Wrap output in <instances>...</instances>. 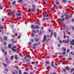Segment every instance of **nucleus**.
<instances>
[{
	"label": "nucleus",
	"mask_w": 74,
	"mask_h": 74,
	"mask_svg": "<svg viewBox=\"0 0 74 74\" xmlns=\"http://www.w3.org/2000/svg\"><path fill=\"white\" fill-rule=\"evenodd\" d=\"M66 48H64V52H65V51H66Z\"/></svg>",
	"instance_id": "nucleus-52"
},
{
	"label": "nucleus",
	"mask_w": 74,
	"mask_h": 74,
	"mask_svg": "<svg viewBox=\"0 0 74 74\" xmlns=\"http://www.w3.org/2000/svg\"><path fill=\"white\" fill-rule=\"evenodd\" d=\"M16 16H21V15H22V14H21L19 13H16Z\"/></svg>",
	"instance_id": "nucleus-6"
},
{
	"label": "nucleus",
	"mask_w": 74,
	"mask_h": 74,
	"mask_svg": "<svg viewBox=\"0 0 74 74\" xmlns=\"http://www.w3.org/2000/svg\"><path fill=\"white\" fill-rule=\"evenodd\" d=\"M46 64H49V62L48 61H47L46 62Z\"/></svg>",
	"instance_id": "nucleus-37"
},
{
	"label": "nucleus",
	"mask_w": 74,
	"mask_h": 74,
	"mask_svg": "<svg viewBox=\"0 0 74 74\" xmlns=\"http://www.w3.org/2000/svg\"><path fill=\"white\" fill-rule=\"evenodd\" d=\"M2 22H4V18H2Z\"/></svg>",
	"instance_id": "nucleus-49"
},
{
	"label": "nucleus",
	"mask_w": 74,
	"mask_h": 74,
	"mask_svg": "<svg viewBox=\"0 0 74 74\" xmlns=\"http://www.w3.org/2000/svg\"><path fill=\"white\" fill-rule=\"evenodd\" d=\"M3 64L4 66L5 67H7V64H6L5 63H3Z\"/></svg>",
	"instance_id": "nucleus-10"
},
{
	"label": "nucleus",
	"mask_w": 74,
	"mask_h": 74,
	"mask_svg": "<svg viewBox=\"0 0 74 74\" xmlns=\"http://www.w3.org/2000/svg\"><path fill=\"white\" fill-rule=\"evenodd\" d=\"M20 37H21V35H19L18 36V38H20Z\"/></svg>",
	"instance_id": "nucleus-57"
},
{
	"label": "nucleus",
	"mask_w": 74,
	"mask_h": 74,
	"mask_svg": "<svg viewBox=\"0 0 74 74\" xmlns=\"http://www.w3.org/2000/svg\"><path fill=\"white\" fill-rule=\"evenodd\" d=\"M46 69L47 70H48V69H50V67L49 66L48 67H47L46 68Z\"/></svg>",
	"instance_id": "nucleus-35"
},
{
	"label": "nucleus",
	"mask_w": 74,
	"mask_h": 74,
	"mask_svg": "<svg viewBox=\"0 0 74 74\" xmlns=\"http://www.w3.org/2000/svg\"><path fill=\"white\" fill-rule=\"evenodd\" d=\"M35 24L38 25H40V23L39 22H36L35 23Z\"/></svg>",
	"instance_id": "nucleus-25"
},
{
	"label": "nucleus",
	"mask_w": 74,
	"mask_h": 74,
	"mask_svg": "<svg viewBox=\"0 0 74 74\" xmlns=\"http://www.w3.org/2000/svg\"><path fill=\"white\" fill-rule=\"evenodd\" d=\"M74 71V69H71L70 73H71V72H72V71Z\"/></svg>",
	"instance_id": "nucleus-23"
},
{
	"label": "nucleus",
	"mask_w": 74,
	"mask_h": 74,
	"mask_svg": "<svg viewBox=\"0 0 74 74\" xmlns=\"http://www.w3.org/2000/svg\"><path fill=\"white\" fill-rule=\"evenodd\" d=\"M59 42L60 43H62V40H59Z\"/></svg>",
	"instance_id": "nucleus-59"
},
{
	"label": "nucleus",
	"mask_w": 74,
	"mask_h": 74,
	"mask_svg": "<svg viewBox=\"0 0 74 74\" xmlns=\"http://www.w3.org/2000/svg\"><path fill=\"white\" fill-rule=\"evenodd\" d=\"M11 49L12 51H14V52H16V50L15 49H14L13 47L11 48Z\"/></svg>",
	"instance_id": "nucleus-9"
},
{
	"label": "nucleus",
	"mask_w": 74,
	"mask_h": 74,
	"mask_svg": "<svg viewBox=\"0 0 74 74\" xmlns=\"http://www.w3.org/2000/svg\"><path fill=\"white\" fill-rule=\"evenodd\" d=\"M35 40L36 41L38 42L39 40V39H37L36 38H35Z\"/></svg>",
	"instance_id": "nucleus-14"
},
{
	"label": "nucleus",
	"mask_w": 74,
	"mask_h": 74,
	"mask_svg": "<svg viewBox=\"0 0 74 74\" xmlns=\"http://www.w3.org/2000/svg\"><path fill=\"white\" fill-rule=\"evenodd\" d=\"M73 59L72 58H68V60H71Z\"/></svg>",
	"instance_id": "nucleus-24"
},
{
	"label": "nucleus",
	"mask_w": 74,
	"mask_h": 74,
	"mask_svg": "<svg viewBox=\"0 0 74 74\" xmlns=\"http://www.w3.org/2000/svg\"><path fill=\"white\" fill-rule=\"evenodd\" d=\"M32 6L33 8H35V7H36V6H35V5H32Z\"/></svg>",
	"instance_id": "nucleus-31"
},
{
	"label": "nucleus",
	"mask_w": 74,
	"mask_h": 74,
	"mask_svg": "<svg viewBox=\"0 0 74 74\" xmlns=\"http://www.w3.org/2000/svg\"><path fill=\"white\" fill-rule=\"evenodd\" d=\"M3 27H0V29H3Z\"/></svg>",
	"instance_id": "nucleus-56"
},
{
	"label": "nucleus",
	"mask_w": 74,
	"mask_h": 74,
	"mask_svg": "<svg viewBox=\"0 0 74 74\" xmlns=\"http://www.w3.org/2000/svg\"><path fill=\"white\" fill-rule=\"evenodd\" d=\"M14 58L15 59H16V60H17V59H18V57L17 56V55H16L14 56Z\"/></svg>",
	"instance_id": "nucleus-15"
},
{
	"label": "nucleus",
	"mask_w": 74,
	"mask_h": 74,
	"mask_svg": "<svg viewBox=\"0 0 74 74\" xmlns=\"http://www.w3.org/2000/svg\"><path fill=\"white\" fill-rule=\"evenodd\" d=\"M31 28H34V29H39V28H40V27H39V26H34L33 25H31Z\"/></svg>",
	"instance_id": "nucleus-2"
},
{
	"label": "nucleus",
	"mask_w": 74,
	"mask_h": 74,
	"mask_svg": "<svg viewBox=\"0 0 74 74\" xmlns=\"http://www.w3.org/2000/svg\"><path fill=\"white\" fill-rule=\"evenodd\" d=\"M47 38V36H45L44 37V39L43 40V42H45V41H46V39Z\"/></svg>",
	"instance_id": "nucleus-4"
},
{
	"label": "nucleus",
	"mask_w": 74,
	"mask_h": 74,
	"mask_svg": "<svg viewBox=\"0 0 74 74\" xmlns=\"http://www.w3.org/2000/svg\"><path fill=\"white\" fill-rule=\"evenodd\" d=\"M15 67L16 68V69H17V70H18V66H15Z\"/></svg>",
	"instance_id": "nucleus-48"
},
{
	"label": "nucleus",
	"mask_w": 74,
	"mask_h": 74,
	"mask_svg": "<svg viewBox=\"0 0 74 74\" xmlns=\"http://www.w3.org/2000/svg\"><path fill=\"white\" fill-rule=\"evenodd\" d=\"M70 52V49H68L67 50V53H69Z\"/></svg>",
	"instance_id": "nucleus-38"
},
{
	"label": "nucleus",
	"mask_w": 74,
	"mask_h": 74,
	"mask_svg": "<svg viewBox=\"0 0 74 74\" xmlns=\"http://www.w3.org/2000/svg\"><path fill=\"white\" fill-rule=\"evenodd\" d=\"M55 10V9L54 8H51V11H53V10Z\"/></svg>",
	"instance_id": "nucleus-36"
},
{
	"label": "nucleus",
	"mask_w": 74,
	"mask_h": 74,
	"mask_svg": "<svg viewBox=\"0 0 74 74\" xmlns=\"http://www.w3.org/2000/svg\"><path fill=\"white\" fill-rule=\"evenodd\" d=\"M8 15H9V16H10V15H11V13H8Z\"/></svg>",
	"instance_id": "nucleus-20"
},
{
	"label": "nucleus",
	"mask_w": 74,
	"mask_h": 74,
	"mask_svg": "<svg viewBox=\"0 0 74 74\" xmlns=\"http://www.w3.org/2000/svg\"><path fill=\"white\" fill-rule=\"evenodd\" d=\"M3 44L4 45H7V43H6V42H3Z\"/></svg>",
	"instance_id": "nucleus-22"
},
{
	"label": "nucleus",
	"mask_w": 74,
	"mask_h": 74,
	"mask_svg": "<svg viewBox=\"0 0 74 74\" xmlns=\"http://www.w3.org/2000/svg\"><path fill=\"white\" fill-rule=\"evenodd\" d=\"M29 69L28 68H26L25 69V71H27L29 70Z\"/></svg>",
	"instance_id": "nucleus-28"
},
{
	"label": "nucleus",
	"mask_w": 74,
	"mask_h": 74,
	"mask_svg": "<svg viewBox=\"0 0 74 74\" xmlns=\"http://www.w3.org/2000/svg\"><path fill=\"white\" fill-rule=\"evenodd\" d=\"M71 15L69 16L68 15H66L65 18L67 20L69 18H71Z\"/></svg>",
	"instance_id": "nucleus-3"
},
{
	"label": "nucleus",
	"mask_w": 74,
	"mask_h": 74,
	"mask_svg": "<svg viewBox=\"0 0 74 74\" xmlns=\"http://www.w3.org/2000/svg\"><path fill=\"white\" fill-rule=\"evenodd\" d=\"M31 10H30V9H29L28 10V12H31Z\"/></svg>",
	"instance_id": "nucleus-32"
},
{
	"label": "nucleus",
	"mask_w": 74,
	"mask_h": 74,
	"mask_svg": "<svg viewBox=\"0 0 74 74\" xmlns=\"http://www.w3.org/2000/svg\"><path fill=\"white\" fill-rule=\"evenodd\" d=\"M36 32H37L36 31L33 30L32 31V33H36Z\"/></svg>",
	"instance_id": "nucleus-11"
},
{
	"label": "nucleus",
	"mask_w": 74,
	"mask_h": 74,
	"mask_svg": "<svg viewBox=\"0 0 74 74\" xmlns=\"http://www.w3.org/2000/svg\"><path fill=\"white\" fill-rule=\"evenodd\" d=\"M53 34L54 35V37H56V32H54Z\"/></svg>",
	"instance_id": "nucleus-13"
},
{
	"label": "nucleus",
	"mask_w": 74,
	"mask_h": 74,
	"mask_svg": "<svg viewBox=\"0 0 74 74\" xmlns=\"http://www.w3.org/2000/svg\"><path fill=\"white\" fill-rule=\"evenodd\" d=\"M5 70L6 71H8V69L7 68H6L5 69Z\"/></svg>",
	"instance_id": "nucleus-34"
},
{
	"label": "nucleus",
	"mask_w": 74,
	"mask_h": 74,
	"mask_svg": "<svg viewBox=\"0 0 74 74\" xmlns=\"http://www.w3.org/2000/svg\"><path fill=\"white\" fill-rule=\"evenodd\" d=\"M60 44H59L58 45V47H60Z\"/></svg>",
	"instance_id": "nucleus-60"
},
{
	"label": "nucleus",
	"mask_w": 74,
	"mask_h": 74,
	"mask_svg": "<svg viewBox=\"0 0 74 74\" xmlns=\"http://www.w3.org/2000/svg\"><path fill=\"white\" fill-rule=\"evenodd\" d=\"M11 58V60H12V59H13V58H14V56H12Z\"/></svg>",
	"instance_id": "nucleus-41"
},
{
	"label": "nucleus",
	"mask_w": 74,
	"mask_h": 74,
	"mask_svg": "<svg viewBox=\"0 0 74 74\" xmlns=\"http://www.w3.org/2000/svg\"><path fill=\"white\" fill-rule=\"evenodd\" d=\"M4 54H5V55H7V52L6 51H5V52Z\"/></svg>",
	"instance_id": "nucleus-50"
},
{
	"label": "nucleus",
	"mask_w": 74,
	"mask_h": 74,
	"mask_svg": "<svg viewBox=\"0 0 74 74\" xmlns=\"http://www.w3.org/2000/svg\"><path fill=\"white\" fill-rule=\"evenodd\" d=\"M56 3L57 4V5H58V4H59V2H58V1H56Z\"/></svg>",
	"instance_id": "nucleus-47"
},
{
	"label": "nucleus",
	"mask_w": 74,
	"mask_h": 74,
	"mask_svg": "<svg viewBox=\"0 0 74 74\" xmlns=\"http://www.w3.org/2000/svg\"><path fill=\"white\" fill-rule=\"evenodd\" d=\"M2 51L3 53L4 52V49H3V48H2Z\"/></svg>",
	"instance_id": "nucleus-27"
},
{
	"label": "nucleus",
	"mask_w": 74,
	"mask_h": 74,
	"mask_svg": "<svg viewBox=\"0 0 74 74\" xmlns=\"http://www.w3.org/2000/svg\"><path fill=\"white\" fill-rule=\"evenodd\" d=\"M66 53L65 52H63L62 53V55H65Z\"/></svg>",
	"instance_id": "nucleus-46"
},
{
	"label": "nucleus",
	"mask_w": 74,
	"mask_h": 74,
	"mask_svg": "<svg viewBox=\"0 0 74 74\" xmlns=\"http://www.w3.org/2000/svg\"><path fill=\"white\" fill-rule=\"evenodd\" d=\"M61 18H62V19H60L59 20V22H63V21H64L65 20V18H64V16L62 15L61 16Z\"/></svg>",
	"instance_id": "nucleus-1"
},
{
	"label": "nucleus",
	"mask_w": 74,
	"mask_h": 74,
	"mask_svg": "<svg viewBox=\"0 0 74 74\" xmlns=\"http://www.w3.org/2000/svg\"><path fill=\"white\" fill-rule=\"evenodd\" d=\"M67 43H69L70 41V40L69 39H68L67 40Z\"/></svg>",
	"instance_id": "nucleus-39"
},
{
	"label": "nucleus",
	"mask_w": 74,
	"mask_h": 74,
	"mask_svg": "<svg viewBox=\"0 0 74 74\" xmlns=\"http://www.w3.org/2000/svg\"><path fill=\"white\" fill-rule=\"evenodd\" d=\"M52 57L54 58H56V57H55V56L53 55Z\"/></svg>",
	"instance_id": "nucleus-51"
},
{
	"label": "nucleus",
	"mask_w": 74,
	"mask_h": 74,
	"mask_svg": "<svg viewBox=\"0 0 74 74\" xmlns=\"http://www.w3.org/2000/svg\"><path fill=\"white\" fill-rule=\"evenodd\" d=\"M32 64H35V62H32Z\"/></svg>",
	"instance_id": "nucleus-54"
},
{
	"label": "nucleus",
	"mask_w": 74,
	"mask_h": 74,
	"mask_svg": "<svg viewBox=\"0 0 74 74\" xmlns=\"http://www.w3.org/2000/svg\"><path fill=\"white\" fill-rule=\"evenodd\" d=\"M6 63H7V64H10V62L8 61H7L6 62Z\"/></svg>",
	"instance_id": "nucleus-33"
},
{
	"label": "nucleus",
	"mask_w": 74,
	"mask_h": 74,
	"mask_svg": "<svg viewBox=\"0 0 74 74\" xmlns=\"http://www.w3.org/2000/svg\"><path fill=\"white\" fill-rule=\"evenodd\" d=\"M11 48V45L10 44H9L8 45V48Z\"/></svg>",
	"instance_id": "nucleus-12"
},
{
	"label": "nucleus",
	"mask_w": 74,
	"mask_h": 74,
	"mask_svg": "<svg viewBox=\"0 0 74 74\" xmlns=\"http://www.w3.org/2000/svg\"><path fill=\"white\" fill-rule=\"evenodd\" d=\"M63 27H66V25H65V24H63Z\"/></svg>",
	"instance_id": "nucleus-42"
},
{
	"label": "nucleus",
	"mask_w": 74,
	"mask_h": 74,
	"mask_svg": "<svg viewBox=\"0 0 74 74\" xmlns=\"http://www.w3.org/2000/svg\"><path fill=\"white\" fill-rule=\"evenodd\" d=\"M5 60L6 61H8V58L7 57H5Z\"/></svg>",
	"instance_id": "nucleus-17"
},
{
	"label": "nucleus",
	"mask_w": 74,
	"mask_h": 74,
	"mask_svg": "<svg viewBox=\"0 0 74 74\" xmlns=\"http://www.w3.org/2000/svg\"><path fill=\"white\" fill-rule=\"evenodd\" d=\"M62 41L63 42H64V43L65 42V40H63Z\"/></svg>",
	"instance_id": "nucleus-53"
},
{
	"label": "nucleus",
	"mask_w": 74,
	"mask_h": 74,
	"mask_svg": "<svg viewBox=\"0 0 74 74\" xmlns=\"http://www.w3.org/2000/svg\"><path fill=\"white\" fill-rule=\"evenodd\" d=\"M18 1L20 3H22V2L23 1V0H19Z\"/></svg>",
	"instance_id": "nucleus-26"
},
{
	"label": "nucleus",
	"mask_w": 74,
	"mask_h": 74,
	"mask_svg": "<svg viewBox=\"0 0 74 74\" xmlns=\"http://www.w3.org/2000/svg\"><path fill=\"white\" fill-rule=\"evenodd\" d=\"M33 48L34 49H36V46L33 45Z\"/></svg>",
	"instance_id": "nucleus-18"
},
{
	"label": "nucleus",
	"mask_w": 74,
	"mask_h": 74,
	"mask_svg": "<svg viewBox=\"0 0 74 74\" xmlns=\"http://www.w3.org/2000/svg\"><path fill=\"white\" fill-rule=\"evenodd\" d=\"M31 41L32 42H34V39H32L31 40Z\"/></svg>",
	"instance_id": "nucleus-19"
},
{
	"label": "nucleus",
	"mask_w": 74,
	"mask_h": 74,
	"mask_svg": "<svg viewBox=\"0 0 74 74\" xmlns=\"http://www.w3.org/2000/svg\"><path fill=\"white\" fill-rule=\"evenodd\" d=\"M63 64H65V63H66V61H64V62H62Z\"/></svg>",
	"instance_id": "nucleus-40"
},
{
	"label": "nucleus",
	"mask_w": 74,
	"mask_h": 74,
	"mask_svg": "<svg viewBox=\"0 0 74 74\" xmlns=\"http://www.w3.org/2000/svg\"><path fill=\"white\" fill-rule=\"evenodd\" d=\"M57 7V6H54L53 8H56Z\"/></svg>",
	"instance_id": "nucleus-62"
},
{
	"label": "nucleus",
	"mask_w": 74,
	"mask_h": 74,
	"mask_svg": "<svg viewBox=\"0 0 74 74\" xmlns=\"http://www.w3.org/2000/svg\"><path fill=\"white\" fill-rule=\"evenodd\" d=\"M15 1H14L12 3V4H13V5H14L15 3Z\"/></svg>",
	"instance_id": "nucleus-21"
},
{
	"label": "nucleus",
	"mask_w": 74,
	"mask_h": 74,
	"mask_svg": "<svg viewBox=\"0 0 74 74\" xmlns=\"http://www.w3.org/2000/svg\"><path fill=\"white\" fill-rule=\"evenodd\" d=\"M62 1L64 3H66L67 2V1H66V0H62Z\"/></svg>",
	"instance_id": "nucleus-16"
},
{
	"label": "nucleus",
	"mask_w": 74,
	"mask_h": 74,
	"mask_svg": "<svg viewBox=\"0 0 74 74\" xmlns=\"http://www.w3.org/2000/svg\"><path fill=\"white\" fill-rule=\"evenodd\" d=\"M65 69H67V70H68V69H69V67L68 66H66L65 67Z\"/></svg>",
	"instance_id": "nucleus-45"
},
{
	"label": "nucleus",
	"mask_w": 74,
	"mask_h": 74,
	"mask_svg": "<svg viewBox=\"0 0 74 74\" xmlns=\"http://www.w3.org/2000/svg\"><path fill=\"white\" fill-rule=\"evenodd\" d=\"M36 11V9L34 8H32L31 10L32 12H34Z\"/></svg>",
	"instance_id": "nucleus-8"
},
{
	"label": "nucleus",
	"mask_w": 74,
	"mask_h": 74,
	"mask_svg": "<svg viewBox=\"0 0 74 74\" xmlns=\"http://www.w3.org/2000/svg\"><path fill=\"white\" fill-rule=\"evenodd\" d=\"M32 37H34V34H32Z\"/></svg>",
	"instance_id": "nucleus-63"
},
{
	"label": "nucleus",
	"mask_w": 74,
	"mask_h": 74,
	"mask_svg": "<svg viewBox=\"0 0 74 74\" xmlns=\"http://www.w3.org/2000/svg\"><path fill=\"white\" fill-rule=\"evenodd\" d=\"M19 71V74H22V73H21V71L20 70Z\"/></svg>",
	"instance_id": "nucleus-43"
},
{
	"label": "nucleus",
	"mask_w": 74,
	"mask_h": 74,
	"mask_svg": "<svg viewBox=\"0 0 74 74\" xmlns=\"http://www.w3.org/2000/svg\"><path fill=\"white\" fill-rule=\"evenodd\" d=\"M50 74H56V73H50Z\"/></svg>",
	"instance_id": "nucleus-64"
},
{
	"label": "nucleus",
	"mask_w": 74,
	"mask_h": 74,
	"mask_svg": "<svg viewBox=\"0 0 74 74\" xmlns=\"http://www.w3.org/2000/svg\"><path fill=\"white\" fill-rule=\"evenodd\" d=\"M23 74H29L28 73L26 72H24L23 73Z\"/></svg>",
	"instance_id": "nucleus-30"
},
{
	"label": "nucleus",
	"mask_w": 74,
	"mask_h": 74,
	"mask_svg": "<svg viewBox=\"0 0 74 74\" xmlns=\"http://www.w3.org/2000/svg\"><path fill=\"white\" fill-rule=\"evenodd\" d=\"M0 8L1 10H2V9H3V7H2V6H0Z\"/></svg>",
	"instance_id": "nucleus-58"
},
{
	"label": "nucleus",
	"mask_w": 74,
	"mask_h": 74,
	"mask_svg": "<svg viewBox=\"0 0 74 74\" xmlns=\"http://www.w3.org/2000/svg\"><path fill=\"white\" fill-rule=\"evenodd\" d=\"M71 45H74V40H72L71 41Z\"/></svg>",
	"instance_id": "nucleus-5"
},
{
	"label": "nucleus",
	"mask_w": 74,
	"mask_h": 74,
	"mask_svg": "<svg viewBox=\"0 0 74 74\" xmlns=\"http://www.w3.org/2000/svg\"><path fill=\"white\" fill-rule=\"evenodd\" d=\"M49 16V14H46V17H48Z\"/></svg>",
	"instance_id": "nucleus-55"
},
{
	"label": "nucleus",
	"mask_w": 74,
	"mask_h": 74,
	"mask_svg": "<svg viewBox=\"0 0 74 74\" xmlns=\"http://www.w3.org/2000/svg\"><path fill=\"white\" fill-rule=\"evenodd\" d=\"M40 44L39 43H35L34 44V45H34V46H35V47H36V46H37V45H38V44Z\"/></svg>",
	"instance_id": "nucleus-7"
},
{
	"label": "nucleus",
	"mask_w": 74,
	"mask_h": 74,
	"mask_svg": "<svg viewBox=\"0 0 74 74\" xmlns=\"http://www.w3.org/2000/svg\"><path fill=\"white\" fill-rule=\"evenodd\" d=\"M13 47V48H16V46H14Z\"/></svg>",
	"instance_id": "nucleus-44"
},
{
	"label": "nucleus",
	"mask_w": 74,
	"mask_h": 74,
	"mask_svg": "<svg viewBox=\"0 0 74 74\" xmlns=\"http://www.w3.org/2000/svg\"><path fill=\"white\" fill-rule=\"evenodd\" d=\"M7 39V37L5 36L4 37V39L5 40H6Z\"/></svg>",
	"instance_id": "nucleus-29"
},
{
	"label": "nucleus",
	"mask_w": 74,
	"mask_h": 74,
	"mask_svg": "<svg viewBox=\"0 0 74 74\" xmlns=\"http://www.w3.org/2000/svg\"><path fill=\"white\" fill-rule=\"evenodd\" d=\"M31 44H32V43L30 42H29V45H31Z\"/></svg>",
	"instance_id": "nucleus-61"
}]
</instances>
